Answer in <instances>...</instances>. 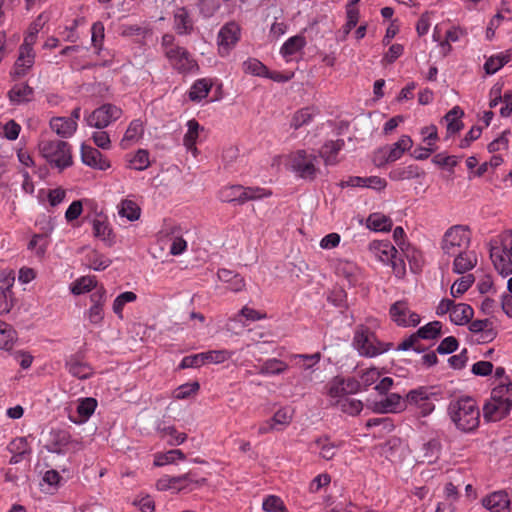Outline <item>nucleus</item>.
<instances>
[{"mask_svg": "<svg viewBox=\"0 0 512 512\" xmlns=\"http://www.w3.org/2000/svg\"><path fill=\"white\" fill-rule=\"evenodd\" d=\"M33 88L27 83H17L8 91V98L13 105L27 103L33 98Z\"/></svg>", "mask_w": 512, "mask_h": 512, "instance_id": "nucleus-27", "label": "nucleus"}, {"mask_svg": "<svg viewBox=\"0 0 512 512\" xmlns=\"http://www.w3.org/2000/svg\"><path fill=\"white\" fill-rule=\"evenodd\" d=\"M179 228L174 226L171 228V245L169 252L173 256H179L187 250V242L181 236L178 235Z\"/></svg>", "mask_w": 512, "mask_h": 512, "instance_id": "nucleus-59", "label": "nucleus"}, {"mask_svg": "<svg viewBox=\"0 0 512 512\" xmlns=\"http://www.w3.org/2000/svg\"><path fill=\"white\" fill-rule=\"evenodd\" d=\"M102 285H98L95 277L93 276H83L75 280L71 286L70 290L74 295L84 294L90 291H95L96 288L101 287Z\"/></svg>", "mask_w": 512, "mask_h": 512, "instance_id": "nucleus-39", "label": "nucleus"}, {"mask_svg": "<svg viewBox=\"0 0 512 512\" xmlns=\"http://www.w3.org/2000/svg\"><path fill=\"white\" fill-rule=\"evenodd\" d=\"M512 409V382L495 384L490 399L483 407L484 419L490 422L500 421L505 418Z\"/></svg>", "mask_w": 512, "mask_h": 512, "instance_id": "nucleus-1", "label": "nucleus"}, {"mask_svg": "<svg viewBox=\"0 0 512 512\" xmlns=\"http://www.w3.org/2000/svg\"><path fill=\"white\" fill-rule=\"evenodd\" d=\"M475 278L472 274H466L458 278L450 288V294L453 298H460L474 283Z\"/></svg>", "mask_w": 512, "mask_h": 512, "instance_id": "nucleus-44", "label": "nucleus"}, {"mask_svg": "<svg viewBox=\"0 0 512 512\" xmlns=\"http://www.w3.org/2000/svg\"><path fill=\"white\" fill-rule=\"evenodd\" d=\"M106 294L107 291L104 286L96 288L90 294V302L91 306L84 312V319L89 322V324L100 327L104 321V305L106 303Z\"/></svg>", "mask_w": 512, "mask_h": 512, "instance_id": "nucleus-12", "label": "nucleus"}, {"mask_svg": "<svg viewBox=\"0 0 512 512\" xmlns=\"http://www.w3.org/2000/svg\"><path fill=\"white\" fill-rule=\"evenodd\" d=\"M241 318H245L247 321L254 322L267 318L266 313L255 310L248 306H244L239 313L230 319V321L241 322Z\"/></svg>", "mask_w": 512, "mask_h": 512, "instance_id": "nucleus-58", "label": "nucleus"}, {"mask_svg": "<svg viewBox=\"0 0 512 512\" xmlns=\"http://www.w3.org/2000/svg\"><path fill=\"white\" fill-rule=\"evenodd\" d=\"M505 64H507V61L503 55L502 52L490 56L485 64H484V70L487 74L492 75L498 72Z\"/></svg>", "mask_w": 512, "mask_h": 512, "instance_id": "nucleus-64", "label": "nucleus"}, {"mask_svg": "<svg viewBox=\"0 0 512 512\" xmlns=\"http://www.w3.org/2000/svg\"><path fill=\"white\" fill-rule=\"evenodd\" d=\"M137 295L132 291H126L119 294L113 301L112 310L120 318H123L124 306L136 301Z\"/></svg>", "mask_w": 512, "mask_h": 512, "instance_id": "nucleus-50", "label": "nucleus"}, {"mask_svg": "<svg viewBox=\"0 0 512 512\" xmlns=\"http://www.w3.org/2000/svg\"><path fill=\"white\" fill-rule=\"evenodd\" d=\"M311 448L318 450L323 459L330 460L335 456L338 446L327 438H320L312 443Z\"/></svg>", "mask_w": 512, "mask_h": 512, "instance_id": "nucleus-42", "label": "nucleus"}, {"mask_svg": "<svg viewBox=\"0 0 512 512\" xmlns=\"http://www.w3.org/2000/svg\"><path fill=\"white\" fill-rule=\"evenodd\" d=\"M334 404L337 405L341 411L350 415L360 413L363 408V404L360 400L350 397L339 399L337 402H334Z\"/></svg>", "mask_w": 512, "mask_h": 512, "instance_id": "nucleus-57", "label": "nucleus"}, {"mask_svg": "<svg viewBox=\"0 0 512 512\" xmlns=\"http://www.w3.org/2000/svg\"><path fill=\"white\" fill-rule=\"evenodd\" d=\"M463 115V111L459 107H454L445 116L447 122V130L451 133H455L461 129L460 118Z\"/></svg>", "mask_w": 512, "mask_h": 512, "instance_id": "nucleus-63", "label": "nucleus"}, {"mask_svg": "<svg viewBox=\"0 0 512 512\" xmlns=\"http://www.w3.org/2000/svg\"><path fill=\"white\" fill-rule=\"evenodd\" d=\"M467 34L466 30L459 26H453L447 30L445 39L440 42L441 48L448 53L451 51V43L459 41L462 37Z\"/></svg>", "mask_w": 512, "mask_h": 512, "instance_id": "nucleus-52", "label": "nucleus"}, {"mask_svg": "<svg viewBox=\"0 0 512 512\" xmlns=\"http://www.w3.org/2000/svg\"><path fill=\"white\" fill-rule=\"evenodd\" d=\"M165 56L170 65L180 73L193 72L198 68L196 61L183 47H171L166 50Z\"/></svg>", "mask_w": 512, "mask_h": 512, "instance_id": "nucleus-13", "label": "nucleus"}, {"mask_svg": "<svg viewBox=\"0 0 512 512\" xmlns=\"http://www.w3.org/2000/svg\"><path fill=\"white\" fill-rule=\"evenodd\" d=\"M35 62V51L33 45L22 43L18 49V56L11 69L10 76L19 79L26 76L32 69Z\"/></svg>", "mask_w": 512, "mask_h": 512, "instance_id": "nucleus-14", "label": "nucleus"}, {"mask_svg": "<svg viewBox=\"0 0 512 512\" xmlns=\"http://www.w3.org/2000/svg\"><path fill=\"white\" fill-rule=\"evenodd\" d=\"M392 225V219L380 212L370 214L366 220V226L375 232L390 231Z\"/></svg>", "mask_w": 512, "mask_h": 512, "instance_id": "nucleus-32", "label": "nucleus"}, {"mask_svg": "<svg viewBox=\"0 0 512 512\" xmlns=\"http://www.w3.org/2000/svg\"><path fill=\"white\" fill-rule=\"evenodd\" d=\"M353 347L360 356L372 358L387 352L391 344L381 342L374 332L365 326H359L354 333Z\"/></svg>", "mask_w": 512, "mask_h": 512, "instance_id": "nucleus-5", "label": "nucleus"}, {"mask_svg": "<svg viewBox=\"0 0 512 512\" xmlns=\"http://www.w3.org/2000/svg\"><path fill=\"white\" fill-rule=\"evenodd\" d=\"M201 130L202 127L196 120L191 119L187 122V132L184 135L183 143L186 149L190 151L193 154V156H197L198 154L196 143L199 139Z\"/></svg>", "mask_w": 512, "mask_h": 512, "instance_id": "nucleus-29", "label": "nucleus"}, {"mask_svg": "<svg viewBox=\"0 0 512 512\" xmlns=\"http://www.w3.org/2000/svg\"><path fill=\"white\" fill-rule=\"evenodd\" d=\"M378 155H383V160H376L377 166H382L388 162H394L401 158L403 155L402 150L398 147L395 142L391 146H386L378 150Z\"/></svg>", "mask_w": 512, "mask_h": 512, "instance_id": "nucleus-48", "label": "nucleus"}, {"mask_svg": "<svg viewBox=\"0 0 512 512\" xmlns=\"http://www.w3.org/2000/svg\"><path fill=\"white\" fill-rule=\"evenodd\" d=\"M118 214L128 221H136L140 218L141 209L139 205L131 199H123L117 206Z\"/></svg>", "mask_w": 512, "mask_h": 512, "instance_id": "nucleus-37", "label": "nucleus"}, {"mask_svg": "<svg viewBox=\"0 0 512 512\" xmlns=\"http://www.w3.org/2000/svg\"><path fill=\"white\" fill-rule=\"evenodd\" d=\"M217 277L220 281L228 284V289L233 292H240L245 288V281L239 275L228 269H219Z\"/></svg>", "mask_w": 512, "mask_h": 512, "instance_id": "nucleus-31", "label": "nucleus"}, {"mask_svg": "<svg viewBox=\"0 0 512 512\" xmlns=\"http://www.w3.org/2000/svg\"><path fill=\"white\" fill-rule=\"evenodd\" d=\"M241 27L235 21L223 25L217 34V49L221 57H227L241 39Z\"/></svg>", "mask_w": 512, "mask_h": 512, "instance_id": "nucleus-10", "label": "nucleus"}, {"mask_svg": "<svg viewBox=\"0 0 512 512\" xmlns=\"http://www.w3.org/2000/svg\"><path fill=\"white\" fill-rule=\"evenodd\" d=\"M509 135V130L503 131L496 139L488 144V151L492 154H503L507 152L509 148Z\"/></svg>", "mask_w": 512, "mask_h": 512, "instance_id": "nucleus-54", "label": "nucleus"}, {"mask_svg": "<svg viewBox=\"0 0 512 512\" xmlns=\"http://www.w3.org/2000/svg\"><path fill=\"white\" fill-rule=\"evenodd\" d=\"M432 393L429 389L425 387H420L415 390L410 391L407 394L406 401L408 404L416 407L419 411V414L422 416H427L431 414L435 405L431 400Z\"/></svg>", "mask_w": 512, "mask_h": 512, "instance_id": "nucleus-17", "label": "nucleus"}, {"mask_svg": "<svg viewBox=\"0 0 512 512\" xmlns=\"http://www.w3.org/2000/svg\"><path fill=\"white\" fill-rule=\"evenodd\" d=\"M204 364L213 363L220 364L231 358L232 352L228 350H211L207 352H202Z\"/></svg>", "mask_w": 512, "mask_h": 512, "instance_id": "nucleus-62", "label": "nucleus"}, {"mask_svg": "<svg viewBox=\"0 0 512 512\" xmlns=\"http://www.w3.org/2000/svg\"><path fill=\"white\" fill-rule=\"evenodd\" d=\"M317 157L305 150H298L289 156V168L300 178L313 180L318 172Z\"/></svg>", "mask_w": 512, "mask_h": 512, "instance_id": "nucleus-8", "label": "nucleus"}, {"mask_svg": "<svg viewBox=\"0 0 512 512\" xmlns=\"http://www.w3.org/2000/svg\"><path fill=\"white\" fill-rule=\"evenodd\" d=\"M437 316L449 314L450 321L455 325H465L473 318V308L466 303H456L453 299L443 298L436 306Z\"/></svg>", "mask_w": 512, "mask_h": 512, "instance_id": "nucleus-7", "label": "nucleus"}, {"mask_svg": "<svg viewBox=\"0 0 512 512\" xmlns=\"http://www.w3.org/2000/svg\"><path fill=\"white\" fill-rule=\"evenodd\" d=\"M390 319L399 327H415L420 321V315L413 311L406 300L393 303L389 309Z\"/></svg>", "mask_w": 512, "mask_h": 512, "instance_id": "nucleus-11", "label": "nucleus"}, {"mask_svg": "<svg viewBox=\"0 0 512 512\" xmlns=\"http://www.w3.org/2000/svg\"><path fill=\"white\" fill-rule=\"evenodd\" d=\"M423 172L416 165L399 166L390 171L389 177L393 181H403L419 178Z\"/></svg>", "mask_w": 512, "mask_h": 512, "instance_id": "nucleus-34", "label": "nucleus"}, {"mask_svg": "<svg viewBox=\"0 0 512 512\" xmlns=\"http://www.w3.org/2000/svg\"><path fill=\"white\" fill-rule=\"evenodd\" d=\"M38 148L40 154L55 167L62 170L72 165L71 147L67 142L43 138Z\"/></svg>", "mask_w": 512, "mask_h": 512, "instance_id": "nucleus-4", "label": "nucleus"}, {"mask_svg": "<svg viewBox=\"0 0 512 512\" xmlns=\"http://www.w3.org/2000/svg\"><path fill=\"white\" fill-rule=\"evenodd\" d=\"M49 126L61 138H70L77 130L78 123L69 120L67 117H52Z\"/></svg>", "mask_w": 512, "mask_h": 512, "instance_id": "nucleus-26", "label": "nucleus"}, {"mask_svg": "<svg viewBox=\"0 0 512 512\" xmlns=\"http://www.w3.org/2000/svg\"><path fill=\"white\" fill-rule=\"evenodd\" d=\"M451 257H454L453 271L457 274H464L472 270L478 262L476 252L469 248Z\"/></svg>", "mask_w": 512, "mask_h": 512, "instance_id": "nucleus-21", "label": "nucleus"}, {"mask_svg": "<svg viewBox=\"0 0 512 512\" xmlns=\"http://www.w3.org/2000/svg\"><path fill=\"white\" fill-rule=\"evenodd\" d=\"M81 160L86 165L93 169L105 171L111 167V163L99 150L96 148L82 144L81 145Z\"/></svg>", "mask_w": 512, "mask_h": 512, "instance_id": "nucleus-18", "label": "nucleus"}, {"mask_svg": "<svg viewBox=\"0 0 512 512\" xmlns=\"http://www.w3.org/2000/svg\"><path fill=\"white\" fill-rule=\"evenodd\" d=\"M185 454L179 449L169 450L165 453H157L154 456L155 466H164L167 464L174 463L176 460H184Z\"/></svg>", "mask_w": 512, "mask_h": 512, "instance_id": "nucleus-49", "label": "nucleus"}, {"mask_svg": "<svg viewBox=\"0 0 512 512\" xmlns=\"http://www.w3.org/2000/svg\"><path fill=\"white\" fill-rule=\"evenodd\" d=\"M371 408L376 413H397L405 409V401L399 394L391 393L384 399L373 402Z\"/></svg>", "mask_w": 512, "mask_h": 512, "instance_id": "nucleus-19", "label": "nucleus"}, {"mask_svg": "<svg viewBox=\"0 0 512 512\" xmlns=\"http://www.w3.org/2000/svg\"><path fill=\"white\" fill-rule=\"evenodd\" d=\"M143 135V122L140 119H134L129 123L119 145L122 149H128L137 144L142 139Z\"/></svg>", "mask_w": 512, "mask_h": 512, "instance_id": "nucleus-22", "label": "nucleus"}, {"mask_svg": "<svg viewBox=\"0 0 512 512\" xmlns=\"http://www.w3.org/2000/svg\"><path fill=\"white\" fill-rule=\"evenodd\" d=\"M48 17L45 14H40L38 18L30 25L28 32L26 33L23 42L28 45H35L37 42V35L42 29L44 23Z\"/></svg>", "mask_w": 512, "mask_h": 512, "instance_id": "nucleus-55", "label": "nucleus"}, {"mask_svg": "<svg viewBox=\"0 0 512 512\" xmlns=\"http://www.w3.org/2000/svg\"><path fill=\"white\" fill-rule=\"evenodd\" d=\"M471 231L464 225H454L446 230L441 239V249L448 256L470 248Z\"/></svg>", "mask_w": 512, "mask_h": 512, "instance_id": "nucleus-6", "label": "nucleus"}, {"mask_svg": "<svg viewBox=\"0 0 512 512\" xmlns=\"http://www.w3.org/2000/svg\"><path fill=\"white\" fill-rule=\"evenodd\" d=\"M123 115V110L114 104L105 103L87 114L85 121L88 126L104 129Z\"/></svg>", "mask_w": 512, "mask_h": 512, "instance_id": "nucleus-9", "label": "nucleus"}, {"mask_svg": "<svg viewBox=\"0 0 512 512\" xmlns=\"http://www.w3.org/2000/svg\"><path fill=\"white\" fill-rule=\"evenodd\" d=\"M295 360L296 365L304 370L309 371L312 370L315 365H317L321 359V354L319 352L314 354H294L291 357Z\"/></svg>", "mask_w": 512, "mask_h": 512, "instance_id": "nucleus-47", "label": "nucleus"}, {"mask_svg": "<svg viewBox=\"0 0 512 512\" xmlns=\"http://www.w3.org/2000/svg\"><path fill=\"white\" fill-rule=\"evenodd\" d=\"M442 451V445L440 441L432 439L422 446L420 456L422 463L433 464L438 461Z\"/></svg>", "mask_w": 512, "mask_h": 512, "instance_id": "nucleus-33", "label": "nucleus"}, {"mask_svg": "<svg viewBox=\"0 0 512 512\" xmlns=\"http://www.w3.org/2000/svg\"><path fill=\"white\" fill-rule=\"evenodd\" d=\"M212 87L209 79L203 78L195 81L189 91V98L192 101H201L207 97Z\"/></svg>", "mask_w": 512, "mask_h": 512, "instance_id": "nucleus-43", "label": "nucleus"}, {"mask_svg": "<svg viewBox=\"0 0 512 512\" xmlns=\"http://www.w3.org/2000/svg\"><path fill=\"white\" fill-rule=\"evenodd\" d=\"M292 419L293 410L291 408H280L271 419L259 425L258 434L263 435L272 431H282L291 423Z\"/></svg>", "mask_w": 512, "mask_h": 512, "instance_id": "nucleus-16", "label": "nucleus"}, {"mask_svg": "<svg viewBox=\"0 0 512 512\" xmlns=\"http://www.w3.org/2000/svg\"><path fill=\"white\" fill-rule=\"evenodd\" d=\"M449 416L455 426L463 432H471L480 422V410L471 397H462L450 403Z\"/></svg>", "mask_w": 512, "mask_h": 512, "instance_id": "nucleus-2", "label": "nucleus"}, {"mask_svg": "<svg viewBox=\"0 0 512 512\" xmlns=\"http://www.w3.org/2000/svg\"><path fill=\"white\" fill-rule=\"evenodd\" d=\"M16 340L15 330L4 321H0V349L9 350Z\"/></svg>", "mask_w": 512, "mask_h": 512, "instance_id": "nucleus-45", "label": "nucleus"}, {"mask_svg": "<svg viewBox=\"0 0 512 512\" xmlns=\"http://www.w3.org/2000/svg\"><path fill=\"white\" fill-rule=\"evenodd\" d=\"M174 26L179 34H187L192 30V20L185 8H177L174 13Z\"/></svg>", "mask_w": 512, "mask_h": 512, "instance_id": "nucleus-41", "label": "nucleus"}, {"mask_svg": "<svg viewBox=\"0 0 512 512\" xmlns=\"http://www.w3.org/2000/svg\"><path fill=\"white\" fill-rule=\"evenodd\" d=\"M306 43V39L302 34L292 36L283 43L280 48V54L286 62H289L304 49Z\"/></svg>", "mask_w": 512, "mask_h": 512, "instance_id": "nucleus-25", "label": "nucleus"}, {"mask_svg": "<svg viewBox=\"0 0 512 512\" xmlns=\"http://www.w3.org/2000/svg\"><path fill=\"white\" fill-rule=\"evenodd\" d=\"M93 234L101 240L106 246H113L116 242L115 234L109 223L102 219L93 221Z\"/></svg>", "mask_w": 512, "mask_h": 512, "instance_id": "nucleus-28", "label": "nucleus"}, {"mask_svg": "<svg viewBox=\"0 0 512 512\" xmlns=\"http://www.w3.org/2000/svg\"><path fill=\"white\" fill-rule=\"evenodd\" d=\"M359 389L360 384L354 378L335 377L328 384V395L337 402L350 394L357 393Z\"/></svg>", "mask_w": 512, "mask_h": 512, "instance_id": "nucleus-15", "label": "nucleus"}, {"mask_svg": "<svg viewBox=\"0 0 512 512\" xmlns=\"http://www.w3.org/2000/svg\"><path fill=\"white\" fill-rule=\"evenodd\" d=\"M344 146L343 140L329 141L320 151V156L324 159L326 165H334L337 162L336 156Z\"/></svg>", "mask_w": 512, "mask_h": 512, "instance_id": "nucleus-40", "label": "nucleus"}, {"mask_svg": "<svg viewBox=\"0 0 512 512\" xmlns=\"http://www.w3.org/2000/svg\"><path fill=\"white\" fill-rule=\"evenodd\" d=\"M66 368L68 372L81 380L87 379L92 376L93 369L85 362L72 357L66 362Z\"/></svg>", "mask_w": 512, "mask_h": 512, "instance_id": "nucleus-35", "label": "nucleus"}, {"mask_svg": "<svg viewBox=\"0 0 512 512\" xmlns=\"http://www.w3.org/2000/svg\"><path fill=\"white\" fill-rule=\"evenodd\" d=\"M368 248L374 258L385 264L391 263L397 253L395 247L388 241H373Z\"/></svg>", "mask_w": 512, "mask_h": 512, "instance_id": "nucleus-23", "label": "nucleus"}, {"mask_svg": "<svg viewBox=\"0 0 512 512\" xmlns=\"http://www.w3.org/2000/svg\"><path fill=\"white\" fill-rule=\"evenodd\" d=\"M49 245L48 234H34L28 244V248L35 252L36 255H44Z\"/></svg>", "mask_w": 512, "mask_h": 512, "instance_id": "nucleus-61", "label": "nucleus"}, {"mask_svg": "<svg viewBox=\"0 0 512 512\" xmlns=\"http://www.w3.org/2000/svg\"><path fill=\"white\" fill-rule=\"evenodd\" d=\"M127 167L136 171H143L150 166L149 152L139 149L133 154L126 156Z\"/></svg>", "mask_w": 512, "mask_h": 512, "instance_id": "nucleus-36", "label": "nucleus"}, {"mask_svg": "<svg viewBox=\"0 0 512 512\" xmlns=\"http://www.w3.org/2000/svg\"><path fill=\"white\" fill-rule=\"evenodd\" d=\"M510 499L505 491H496L482 499V505L491 512H502L509 509Z\"/></svg>", "mask_w": 512, "mask_h": 512, "instance_id": "nucleus-24", "label": "nucleus"}, {"mask_svg": "<svg viewBox=\"0 0 512 512\" xmlns=\"http://www.w3.org/2000/svg\"><path fill=\"white\" fill-rule=\"evenodd\" d=\"M336 272L338 275L345 277L351 285L358 283L361 274L358 266L348 260H340L337 263Z\"/></svg>", "mask_w": 512, "mask_h": 512, "instance_id": "nucleus-30", "label": "nucleus"}, {"mask_svg": "<svg viewBox=\"0 0 512 512\" xmlns=\"http://www.w3.org/2000/svg\"><path fill=\"white\" fill-rule=\"evenodd\" d=\"M490 258L503 276L512 274V231H505L490 241Z\"/></svg>", "mask_w": 512, "mask_h": 512, "instance_id": "nucleus-3", "label": "nucleus"}, {"mask_svg": "<svg viewBox=\"0 0 512 512\" xmlns=\"http://www.w3.org/2000/svg\"><path fill=\"white\" fill-rule=\"evenodd\" d=\"M315 110L313 108H303L297 111L291 120V126L294 129H298L306 124H308L314 117Z\"/></svg>", "mask_w": 512, "mask_h": 512, "instance_id": "nucleus-60", "label": "nucleus"}, {"mask_svg": "<svg viewBox=\"0 0 512 512\" xmlns=\"http://www.w3.org/2000/svg\"><path fill=\"white\" fill-rule=\"evenodd\" d=\"M242 69L245 73L258 77L267 75V67L256 58H248L242 64Z\"/></svg>", "mask_w": 512, "mask_h": 512, "instance_id": "nucleus-56", "label": "nucleus"}, {"mask_svg": "<svg viewBox=\"0 0 512 512\" xmlns=\"http://www.w3.org/2000/svg\"><path fill=\"white\" fill-rule=\"evenodd\" d=\"M288 365L277 358H270L259 367L258 374L263 376H274L284 373Z\"/></svg>", "mask_w": 512, "mask_h": 512, "instance_id": "nucleus-38", "label": "nucleus"}, {"mask_svg": "<svg viewBox=\"0 0 512 512\" xmlns=\"http://www.w3.org/2000/svg\"><path fill=\"white\" fill-rule=\"evenodd\" d=\"M243 186L231 185L220 190L219 197L223 202L243 203Z\"/></svg>", "mask_w": 512, "mask_h": 512, "instance_id": "nucleus-46", "label": "nucleus"}, {"mask_svg": "<svg viewBox=\"0 0 512 512\" xmlns=\"http://www.w3.org/2000/svg\"><path fill=\"white\" fill-rule=\"evenodd\" d=\"M442 323L439 321H432L420 327L417 330V335L420 339L432 340L441 335Z\"/></svg>", "mask_w": 512, "mask_h": 512, "instance_id": "nucleus-53", "label": "nucleus"}, {"mask_svg": "<svg viewBox=\"0 0 512 512\" xmlns=\"http://www.w3.org/2000/svg\"><path fill=\"white\" fill-rule=\"evenodd\" d=\"M97 408V400L92 397L79 399L76 413L69 414V419L75 424H83L93 415Z\"/></svg>", "mask_w": 512, "mask_h": 512, "instance_id": "nucleus-20", "label": "nucleus"}, {"mask_svg": "<svg viewBox=\"0 0 512 512\" xmlns=\"http://www.w3.org/2000/svg\"><path fill=\"white\" fill-rule=\"evenodd\" d=\"M469 330L472 333H482L481 338L483 341L491 340L494 337L491 322L488 319L472 321L469 325Z\"/></svg>", "mask_w": 512, "mask_h": 512, "instance_id": "nucleus-51", "label": "nucleus"}]
</instances>
